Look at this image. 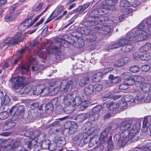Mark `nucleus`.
Instances as JSON below:
<instances>
[{
  "label": "nucleus",
  "instance_id": "1",
  "mask_svg": "<svg viewBox=\"0 0 151 151\" xmlns=\"http://www.w3.org/2000/svg\"><path fill=\"white\" fill-rule=\"evenodd\" d=\"M24 80L23 78L21 77L12 78V81L14 84L13 90L15 92H18L21 94H24L33 91V86H32L24 87Z\"/></svg>",
  "mask_w": 151,
  "mask_h": 151
},
{
  "label": "nucleus",
  "instance_id": "2",
  "mask_svg": "<svg viewBox=\"0 0 151 151\" xmlns=\"http://www.w3.org/2000/svg\"><path fill=\"white\" fill-rule=\"evenodd\" d=\"M138 26V29L136 31L132 30L129 31L127 34V40L129 42H138L146 39L149 36L146 31L144 29V28H140L139 25Z\"/></svg>",
  "mask_w": 151,
  "mask_h": 151
},
{
  "label": "nucleus",
  "instance_id": "3",
  "mask_svg": "<svg viewBox=\"0 0 151 151\" xmlns=\"http://www.w3.org/2000/svg\"><path fill=\"white\" fill-rule=\"evenodd\" d=\"M29 58L28 63L26 65H22L21 67H19L17 70H20L22 73L28 74L29 71V68L31 67V70L32 71H35L37 73L40 68L37 65V61L34 56L30 55L28 57Z\"/></svg>",
  "mask_w": 151,
  "mask_h": 151
},
{
  "label": "nucleus",
  "instance_id": "4",
  "mask_svg": "<svg viewBox=\"0 0 151 151\" xmlns=\"http://www.w3.org/2000/svg\"><path fill=\"white\" fill-rule=\"evenodd\" d=\"M139 133H122L121 135L119 133L115 134L114 136V139L117 141L120 146H124L129 140L133 138L134 140L137 141L139 138L138 134Z\"/></svg>",
  "mask_w": 151,
  "mask_h": 151
},
{
  "label": "nucleus",
  "instance_id": "5",
  "mask_svg": "<svg viewBox=\"0 0 151 151\" xmlns=\"http://www.w3.org/2000/svg\"><path fill=\"white\" fill-rule=\"evenodd\" d=\"M77 83V78L69 81L64 80L60 83L59 86L61 91H67L69 88L75 87Z\"/></svg>",
  "mask_w": 151,
  "mask_h": 151
},
{
  "label": "nucleus",
  "instance_id": "6",
  "mask_svg": "<svg viewBox=\"0 0 151 151\" xmlns=\"http://www.w3.org/2000/svg\"><path fill=\"white\" fill-rule=\"evenodd\" d=\"M94 20H93L90 21L88 20L86 22H84V24L85 25H87L88 26H91L95 25L96 24L95 22L96 21H99L100 22H102V24H104L103 22H105V23L108 20V17L105 15H103L102 16H100L99 17L98 16L94 17Z\"/></svg>",
  "mask_w": 151,
  "mask_h": 151
},
{
  "label": "nucleus",
  "instance_id": "7",
  "mask_svg": "<svg viewBox=\"0 0 151 151\" xmlns=\"http://www.w3.org/2000/svg\"><path fill=\"white\" fill-rule=\"evenodd\" d=\"M25 111V106L22 105H19L18 106H14L10 110V114L12 116L16 114L23 115Z\"/></svg>",
  "mask_w": 151,
  "mask_h": 151
},
{
  "label": "nucleus",
  "instance_id": "8",
  "mask_svg": "<svg viewBox=\"0 0 151 151\" xmlns=\"http://www.w3.org/2000/svg\"><path fill=\"white\" fill-rule=\"evenodd\" d=\"M117 0H106L105 4H103L102 6L105 9L107 10H114L115 8L114 6L116 4Z\"/></svg>",
  "mask_w": 151,
  "mask_h": 151
},
{
  "label": "nucleus",
  "instance_id": "9",
  "mask_svg": "<svg viewBox=\"0 0 151 151\" xmlns=\"http://www.w3.org/2000/svg\"><path fill=\"white\" fill-rule=\"evenodd\" d=\"M140 28H144L146 31L151 32V17L148 18L145 21H143L140 24Z\"/></svg>",
  "mask_w": 151,
  "mask_h": 151
},
{
  "label": "nucleus",
  "instance_id": "10",
  "mask_svg": "<svg viewBox=\"0 0 151 151\" xmlns=\"http://www.w3.org/2000/svg\"><path fill=\"white\" fill-rule=\"evenodd\" d=\"M73 98V95L71 93L68 94L65 96H61L60 98L62 100V103L67 106H69L71 104L72 99Z\"/></svg>",
  "mask_w": 151,
  "mask_h": 151
},
{
  "label": "nucleus",
  "instance_id": "11",
  "mask_svg": "<svg viewBox=\"0 0 151 151\" xmlns=\"http://www.w3.org/2000/svg\"><path fill=\"white\" fill-rule=\"evenodd\" d=\"M54 141L57 144H59L60 147L66 144V140L64 137L57 134L54 135Z\"/></svg>",
  "mask_w": 151,
  "mask_h": 151
},
{
  "label": "nucleus",
  "instance_id": "12",
  "mask_svg": "<svg viewBox=\"0 0 151 151\" xmlns=\"http://www.w3.org/2000/svg\"><path fill=\"white\" fill-rule=\"evenodd\" d=\"M132 125V122L130 121H124L122 122L120 130L121 131H128Z\"/></svg>",
  "mask_w": 151,
  "mask_h": 151
},
{
  "label": "nucleus",
  "instance_id": "13",
  "mask_svg": "<svg viewBox=\"0 0 151 151\" xmlns=\"http://www.w3.org/2000/svg\"><path fill=\"white\" fill-rule=\"evenodd\" d=\"M50 51V50H47L44 48L42 49L40 48L39 50L37 51V54L40 58H42L44 59L47 57L46 53L47 54L50 53L51 52Z\"/></svg>",
  "mask_w": 151,
  "mask_h": 151
},
{
  "label": "nucleus",
  "instance_id": "14",
  "mask_svg": "<svg viewBox=\"0 0 151 151\" xmlns=\"http://www.w3.org/2000/svg\"><path fill=\"white\" fill-rule=\"evenodd\" d=\"M104 105L108 108L110 110H114L119 108L117 102H108L104 103Z\"/></svg>",
  "mask_w": 151,
  "mask_h": 151
},
{
  "label": "nucleus",
  "instance_id": "15",
  "mask_svg": "<svg viewBox=\"0 0 151 151\" xmlns=\"http://www.w3.org/2000/svg\"><path fill=\"white\" fill-rule=\"evenodd\" d=\"M141 91L145 94L149 92L151 88L150 85L148 83L146 82L140 84V86Z\"/></svg>",
  "mask_w": 151,
  "mask_h": 151
},
{
  "label": "nucleus",
  "instance_id": "16",
  "mask_svg": "<svg viewBox=\"0 0 151 151\" xmlns=\"http://www.w3.org/2000/svg\"><path fill=\"white\" fill-rule=\"evenodd\" d=\"M104 25L100 28V32L103 35H106L109 34L111 31V27L109 26L103 24Z\"/></svg>",
  "mask_w": 151,
  "mask_h": 151
},
{
  "label": "nucleus",
  "instance_id": "17",
  "mask_svg": "<svg viewBox=\"0 0 151 151\" xmlns=\"http://www.w3.org/2000/svg\"><path fill=\"white\" fill-rule=\"evenodd\" d=\"M135 94H136L135 99L138 101H140L142 100L145 97V93L142 92L140 90L136 89L135 91Z\"/></svg>",
  "mask_w": 151,
  "mask_h": 151
},
{
  "label": "nucleus",
  "instance_id": "18",
  "mask_svg": "<svg viewBox=\"0 0 151 151\" xmlns=\"http://www.w3.org/2000/svg\"><path fill=\"white\" fill-rule=\"evenodd\" d=\"M89 116V114L88 113H83L77 115L75 119L80 122H82L86 119Z\"/></svg>",
  "mask_w": 151,
  "mask_h": 151
},
{
  "label": "nucleus",
  "instance_id": "19",
  "mask_svg": "<svg viewBox=\"0 0 151 151\" xmlns=\"http://www.w3.org/2000/svg\"><path fill=\"white\" fill-rule=\"evenodd\" d=\"M32 26V24L29 22L24 21L18 27V29L20 31H24L27 28Z\"/></svg>",
  "mask_w": 151,
  "mask_h": 151
},
{
  "label": "nucleus",
  "instance_id": "20",
  "mask_svg": "<svg viewBox=\"0 0 151 151\" xmlns=\"http://www.w3.org/2000/svg\"><path fill=\"white\" fill-rule=\"evenodd\" d=\"M102 8H99L95 9L93 12V13L94 14L95 16H93V18L94 19V17L98 16L99 17L100 16H102L103 15V14L105 13V11L103 7Z\"/></svg>",
  "mask_w": 151,
  "mask_h": 151
},
{
  "label": "nucleus",
  "instance_id": "21",
  "mask_svg": "<svg viewBox=\"0 0 151 151\" xmlns=\"http://www.w3.org/2000/svg\"><path fill=\"white\" fill-rule=\"evenodd\" d=\"M30 139H31V141H28L26 143L28 148L29 149L31 148L33 146H34L38 144L37 143L38 139L37 137L34 138L33 137V138Z\"/></svg>",
  "mask_w": 151,
  "mask_h": 151
},
{
  "label": "nucleus",
  "instance_id": "22",
  "mask_svg": "<svg viewBox=\"0 0 151 151\" xmlns=\"http://www.w3.org/2000/svg\"><path fill=\"white\" fill-rule=\"evenodd\" d=\"M84 91L86 95L89 96L91 95L94 92L93 86L90 85L86 86L85 88Z\"/></svg>",
  "mask_w": 151,
  "mask_h": 151
},
{
  "label": "nucleus",
  "instance_id": "23",
  "mask_svg": "<svg viewBox=\"0 0 151 151\" xmlns=\"http://www.w3.org/2000/svg\"><path fill=\"white\" fill-rule=\"evenodd\" d=\"M44 88V85L41 84L37 86L36 89L33 91L34 95H38L41 94L42 92V89Z\"/></svg>",
  "mask_w": 151,
  "mask_h": 151
},
{
  "label": "nucleus",
  "instance_id": "24",
  "mask_svg": "<svg viewBox=\"0 0 151 151\" xmlns=\"http://www.w3.org/2000/svg\"><path fill=\"white\" fill-rule=\"evenodd\" d=\"M103 75L101 72H99L94 75L92 78V80L93 82H97L99 81L103 78Z\"/></svg>",
  "mask_w": 151,
  "mask_h": 151
},
{
  "label": "nucleus",
  "instance_id": "25",
  "mask_svg": "<svg viewBox=\"0 0 151 151\" xmlns=\"http://www.w3.org/2000/svg\"><path fill=\"white\" fill-rule=\"evenodd\" d=\"M17 41H15L14 40L12 37H9L7 38L4 41V42L2 44L5 45V46L6 45H11L12 44H17Z\"/></svg>",
  "mask_w": 151,
  "mask_h": 151
},
{
  "label": "nucleus",
  "instance_id": "26",
  "mask_svg": "<svg viewBox=\"0 0 151 151\" xmlns=\"http://www.w3.org/2000/svg\"><path fill=\"white\" fill-rule=\"evenodd\" d=\"M67 43V42L64 40H61V42H58L56 43V45H60L59 47L56 46L55 47L52 48L53 50H54L55 52H58V50L60 49L61 47V46L63 47L65 46V43Z\"/></svg>",
  "mask_w": 151,
  "mask_h": 151
},
{
  "label": "nucleus",
  "instance_id": "27",
  "mask_svg": "<svg viewBox=\"0 0 151 151\" xmlns=\"http://www.w3.org/2000/svg\"><path fill=\"white\" fill-rule=\"evenodd\" d=\"M151 47V44L150 43H147L141 47L139 49V51L143 52L148 51Z\"/></svg>",
  "mask_w": 151,
  "mask_h": 151
},
{
  "label": "nucleus",
  "instance_id": "28",
  "mask_svg": "<svg viewBox=\"0 0 151 151\" xmlns=\"http://www.w3.org/2000/svg\"><path fill=\"white\" fill-rule=\"evenodd\" d=\"M111 80V82L112 83L115 84L120 82L121 80V78L119 77H114L112 75H110L109 76Z\"/></svg>",
  "mask_w": 151,
  "mask_h": 151
},
{
  "label": "nucleus",
  "instance_id": "29",
  "mask_svg": "<svg viewBox=\"0 0 151 151\" xmlns=\"http://www.w3.org/2000/svg\"><path fill=\"white\" fill-rule=\"evenodd\" d=\"M83 131L84 132H94L97 131V129L96 128V129L94 127H92L90 128V127H87L86 126H83L82 127Z\"/></svg>",
  "mask_w": 151,
  "mask_h": 151
},
{
  "label": "nucleus",
  "instance_id": "30",
  "mask_svg": "<svg viewBox=\"0 0 151 151\" xmlns=\"http://www.w3.org/2000/svg\"><path fill=\"white\" fill-rule=\"evenodd\" d=\"M45 19V17H44L43 18H42L39 22H37V23H36V24L34 26L35 28L33 29V30L28 32V33L30 34H31L32 33H34V32H35L37 29V27L40 24H42V22H44Z\"/></svg>",
  "mask_w": 151,
  "mask_h": 151
},
{
  "label": "nucleus",
  "instance_id": "31",
  "mask_svg": "<svg viewBox=\"0 0 151 151\" xmlns=\"http://www.w3.org/2000/svg\"><path fill=\"white\" fill-rule=\"evenodd\" d=\"M53 111V106L50 103H48L46 105L45 112L48 114L52 113Z\"/></svg>",
  "mask_w": 151,
  "mask_h": 151
},
{
  "label": "nucleus",
  "instance_id": "32",
  "mask_svg": "<svg viewBox=\"0 0 151 151\" xmlns=\"http://www.w3.org/2000/svg\"><path fill=\"white\" fill-rule=\"evenodd\" d=\"M150 52H147L144 54L138 55V57L140 59L146 61L148 60L150 58Z\"/></svg>",
  "mask_w": 151,
  "mask_h": 151
},
{
  "label": "nucleus",
  "instance_id": "33",
  "mask_svg": "<svg viewBox=\"0 0 151 151\" xmlns=\"http://www.w3.org/2000/svg\"><path fill=\"white\" fill-rule=\"evenodd\" d=\"M10 100L9 96L5 95L1 100V105L2 106L8 104L10 102Z\"/></svg>",
  "mask_w": 151,
  "mask_h": 151
},
{
  "label": "nucleus",
  "instance_id": "34",
  "mask_svg": "<svg viewBox=\"0 0 151 151\" xmlns=\"http://www.w3.org/2000/svg\"><path fill=\"white\" fill-rule=\"evenodd\" d=\"M50 143V141L49 139H45L43 141L41 144L42 148L45 149H47L49 148Z\"/></svg>",
  "mask_w": 151,
  "mask_h": 151
},
{
  "label": "nucleus",
  "instance_id": "35",
  "mask_svg": "<svg viewBox=\"0 0 151 151\" xmlns=\"http://www.w3.org/2000/svg\"><path fill=\"white\" fill-rule=\"evenodd\" d=\"M25 49H22L17 52V55L18 57V58L17 59L14 61V64H16L17 63V62L19 61V59L23 56L24 53L25 52Z\"/></svg>",
  "mask_w": 151,
  "mask_h": 151
},
{
  "label": "nucleus",
  "instance_id": "36",
  "mask_svg": "<svg viewBox=\"0 0 151 151\" xmlns=\"http://www.w3.org/2000/svg\"><path fill=\"white\" fill-rule=\"evenodd\" d=\"M89 81V78L88 77H85L82 78L79 82V85L81 86H83L88 83Z\"/></svg>",
  "mask_w": 151,
  "mask_h": 151
},
{
  "label": "nucleus",
  "instance_id": "37",
  "mask_svg": "<svg viewBox=\"0 0 151 151\" xmlns=\"http://www.w3.org/2000/svg\"><path fill=\"white\" fill-rule=\"evenodd\" d=\"M118 41L120 47L124 46L129 43V42L128 40H127V38L121 39L118 40Z\"/></svg>",
  "mask_w": 151,
  "mask_h": 151
},
{
  "label": "nucleus",
  "instance_id": "38",
  "mask_svg": "<svg viewBox=\"0 0 151 151\" xmlns=\"http://www.w3.org/2000/svg\"><path fill=\"white\" fill-rule=\"evenodd\" d=\"M130 60L129 58L128 57H125L123 59L119 60V64L118 65V66H123L125 63H127Z\"/></svg>",
  "mask_w": 151,
  "mask_h": 151
},
{
  "label": "nucleus",
  "instance_id": "39",
  "mask_svg": "<svg viewBox=\"0 0 151 151\" xmlns=\"http://www.w3.org/2000/svg\"><path fill=\"white\" fill-rule=\"evenodd\" d=\"M73 44L76 47L79 48L83 47L84 45L83 40L81 39L79 40L78 42H74Z\"/></svg>",
  "mask_w": 151,
  "mask_h": 151
},
{
  "label": "nucleus",
  "instance_id": "40",
  "mask_svg": "<svg viewBox=\"0 0 151 151\" xmlns=\"http://www.w3.org/2000/svg\"><path fill=\"white\" fill-rule=\"evenodd\" d=\"M130 5L129 2L127 0H122L120 3V6L121 7H127Z\"/></svg>",
  "mask_w": 151,
  "mask_h": 151
},
{
  "label": "nucleus",
  "instance_id": "41",
  "mask_svg": "<svg viewBox=\"0 0 151 151\" xmlns=\"http://www.w3.org/2000/svg\"><path fill=\"white\" fill-rule=\"evenodd\" d=\"M63 111V108L60 105L56 106L55 109V112L56 114H59L62 113Z\"/></svg>",
  "mask_w": 151,
  "mask_h": 151
},
{
  "label": "nucleus",
  "instance_id": "42",
  "mask_svg": "<svg viewBox=\"0 0 151 151\" xmlns=\"http://www.w3.org/2000/svg\"><path fill=\"white\" fill-rule=\"evenodd\" d=\"M122 78L127 80L132 77V73L129 72H125L122 73Z\"/></svg>",
  "mask_w": 151,
  "mask_h": 151
},
{
  "label": "nucleus",
  "instance_id": "43",
  "mask_svg": "<svg viewBox=\"0 0 151 151\" xmlns=\"http://www.w3.org/2000/svg\"><path fill=\"white\" fill-rule=\"evenodd\" d=\"M133 77V79L134 80L135 82H141L145 80L144 78L141 76L135 75Z\"/></svg>",
  "mask_w": 151,
  "mask_h": 151
},
{
  "label": "nucleus",
  "instance_id": "44",
  "mask_svg": "<svg viewBox=\"0 0 151 151\" xmlns=\"http://www.w3.org/2000/svg\"><path fill=\"white\" fill-rule=\"evenodd\" d=\"M15 125V123L13 121L8 122L5 124L4 127H7V129H10L12 128Z\"/></svg>",
  "mask_w": 151,
  "mask_h": 151
},
{
  "label": "nucleus",
  "instance_id": "45",
  "mask_svg": "<svg viewBox=\"0 0 151 151\" xmlns=\"http://www.w3.org/2000/svg\"><path fill=\"white\" fill-rule=\"evenodd\" d=\"M135 81L133 79V77H132L131 78L127 79L125 81V83L126 84L127 86H132L134 84Z\"/></svg>",
  "mask_w": 151,
  "mask_h": 151
},
{
  "label": "nucleus",
  "instance_id": "46",
  "mask_svg": "<svg viewBox=\"0 0 151 151\" xmlns=\"http://www.w3.org/2000/svg\"><path fill=\"white\" fill-rule=\"evenodd\" d=\"M74 104L76 106H79L82 102V100L81 98L79 96L75 97L74 100H73Z\"/></svg>",
  "mask_w": 151,
  "mask_h": 151
},
{
  "label": "nucleus",
  "instance_id": "47",
  "mask_svg": "<svg viewBox=\"0 0 151 151\" xmlns=\"http://www.w3.org/2000/svg\"><path fill=\"white\" fill-rule=\"evenodd\" d=\"M140 125L139 123L134 124L132 127V131L134 132H139L140 131Z\"/></svg>",
  "mask_w": 151,
  "mask_h": 151
},
{
  "label": "nucleus",
  "instance_id": "48",
  "mask_svg": "<svg viewBox=\"0 0 151 151\" xmlns=\"http://www.w3.org/2000/svg\"><path fill=\"white\" fill-rule=\"evenodd\" d=\"M8 141L3 139H0V147H6V146H9V144L8 143Z\"/></svg>",
  "mask_w": 151,
  "mask_h": 151
},
{
  "label": "nucleus",
  "instance_id": "49",
  "mask_svg": "<svg viewBox=\"0 0 151 151\" xmlns=\"http://www.w3.org/2000/svg\"><path fill=\"white\" fill-rule=\"evenodd\" d=\"M120 47L118 41L115 42L113 44L110 45L109 47V49L117 48Z\"/></svg>",
  "mask_w": 151,
  "mask_h": 151
},
{
  "label": "nucleus",
  "instance_id": "50",
  "mask_svg": "<svg viewBox=\"0 0 151 151\" xmlns=\"http://www.w3.org/2000/svg\"><path fill=\"white\" fill-rule=\"evenodd\" d=\"M89 4H84L83 6H79L78 8L79 9V12L81 14L84 12V11L88 7Z\"/></svg>",
  "mask_w": 151,
  "mask_h": 151
},
{
  "label": "nucleus",
  "instance_id": "51",
  "mask_svg": "<svg viewBox=\"0 0 151 151\" xmlns=\"http://www.w3.org/2000/svg\"><path fill=\"white\" fill-rule=\"evenodd\" d=\"M9 113L7 111H3L0 113V119L4 120L6 119L9 116Z\"/></svg>",
  "mask_w": 151,
  "mask_h": 151
},
{
  "label": "nucleus",
  "instance_id": "52",
  "mask_svg": "<svg viewBox=\"0 0 151 151\" xmlns=\"http://www.w3.org/2000/svg\"><path fill=\"white\" fill-rule=\"evenodd\" d=\"M130 71L135 73L138 72L140 70L139 67L137 66H133L129 68Z\"/></svg>",
  "mask_w": 151,
  "mask_h": 151
},
{
  "label": "nucleus",
  "instance_id": "53",
  "mask_svg": "<svg viewBox=\"0 0 151 151\" xmlns=\"http://www.w3.org/2000/svg\"><path fill=\"white\" fill-rule=\"evenodd\" d=\"M42 93L43 94L42 96H47L48 94L50 93L51 92L49 88L47 87H45V85L44 88L42 89Z\"/></svg>",
  "mask_w": 151,
  "mask_h": 151
},
{
  "label": "nucleus",
  "instance_id": "54",
  "mask_svg": "<svg viewBox=\"0 0 151 151\" xmlns=\"http://www.w3.org/2000/svg\"><path fill=\"white\" fill-rule=\"evenodd\" d=\"M86 38H87V40L88 41L91 42L96 41L97 37L94 35H89Z\"/></svg>",
  "mask_w": 151,
  "mask_h": 151
},
{
  "label": "nucleus",
  "instance_id": "55",
  "mask_svg": "<svg viewBox=\"0 0 151 151\" xmlns=\"http://www.w3.org/2000/svg\"><path fill=\"white\" fill-rule=\"evenodd\" d=\"M93 90L95 91H100L103 88L102 85L99 84H97L93 86Z\"/></svg>",
  "mask_w": 151,
  "mask_h": 151
},
{
  "label": "nucleus",
  "instance_id": "56",
  "mask_svg": "<svg viewBox=\"0 0 151 151\" xmlns=\"http://www.w3.org/2000/svg\"><path fill=\"white\" fill-rule=\"evenodd\" d=\"M44 5V2H42L38 4L36 6L33 8L34 11L38 12L39 11Z\"/></svg>",
  "mask_w": 151,
  "mask_h": 151
},
{
  "label": "nucleus",
  "instance_id": "57",
  "mask_svg": "<svg viewBox=\"0 0 151 151\" xmlns=\"http://www.w3.org/2000/svg\"><path fill=\"white\" fill-rule=\"evenodd\" d=\"M118 108L120 107H124L127 105V103L125 100L124 99H122L119 101L118 103Z\"/></svg>",
  "mask_w": 151,
  "mask_h": 151
},
{
  "label": "nucleus",
  "instance_id": "58",
  "mask_svg": "<svg viewBox=\"0 0 151 151\" xmlns=\"http://www.w3.org/2000/svg\"><path fill=\"white\" fill-rule=\"evenodd\" d=\"M21 35V33L20 32L17 33V34L15 35L14 38V39L15 41H17V44L18 42H21L22 41V39L20 38Z\"/></svg>",
  "mask_w": 151,
  "mask_h": 151
},
{
  "label": "nucleus",
  "instance_id": "59",
  "mask_svg": "<svg viewBox=\"0 0 151 151\" xmlns=\"http://www.w3.org/2000/svg\"><path fill=\"white\" fill-rule=\"evenodd\" d=\"M104 148L103 146L100 144L99 145L97 146L96 147L93 149V151H102Z\"/></svg>",
  "mask_w": 151,
  "mask_h": 151
},
{
  "label": "nucleus",
  "instance_id": "60",
  "mask_svg": "<svg viewBox=\"0 0 151 151\" xmlns=\"http://www.w3.org/2000/svg\"><path fill=\"white\" fill-rule=\"evenodd\" d=\"M18 5L19 4L16 3L11 6L9 9L10 12L11 13H13L15 11V9Z\"/></svg>",
  "mask_w": 151,
  "mask_h": 151
},
{
  "label": "nucleus",
  "instance_id": "61",
  "mask_svg": "<svg viewBox=\"0 0 151 151\" xmlns=\"http://www.w3.org/2000/svg\"><path fill=\"white\" fill-rule=\"evenodd\" d=\"M108 135V133H101L99 138L100 140L102 141L106 138Z\"/></svg>",
  "mask_w": 151,
  "mask_h": 151
},
{
  "label": "nucleus",
  "instance_id": "62",
  "mask_svg": "<svg viewBox=\"0 0 151 151\" xmlns=\"http://www.w3.org/2000/svg\"><path fill=\"white\" fill-rule=\"evenodd\" d=\"M124 99L126 102H129L134 100V97L132 96L127 95L125 96Z\"/></svg>",
  "mask_w": 151,
  "mask_h": 151
},
{
  "label": "nucleus",
  "instance_id": "63",
  "mask_svg": "<svg viewBox=\"0 0 151 151\" xmlns=\"http://www.w3.org/2000/svg\"><path fill=\"white\" fill-rule=\"evenodd\" d=\"M102 109L101 106L100 105H98L94 107L92 109L93 112L97 113L100 111Z\"/></svg>",
  "mask_w": 151,
  "mask_h": 151
},
{
  "label": "nucleus",
  "instance_id": "64",
  "mask_svg": "<svg viewBox=\"0 0 151 151\" xmlns=\"http://www.w3.org/2000/svg\"><path fill=\"white\" fill-rule=\"evenodd\" d=\"M34 147L33 149L34 151H40L41 150V148H42V145L39 143H38V144L35 146Z\"/></svg>",
  "mask_w": 151,
  "mask_h": 151
}]
</instances>
